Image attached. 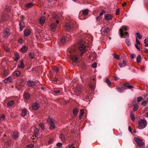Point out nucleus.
<instances>
[{
  "label": "nucleus",
  "instance_id": "a19ab883",
  "mask_svg": "<svg viewBox=\"0 0 148 148\" xmlns=\"http://www.w3.org/2000/svg\"><path fill=\"white\" fill-rule=\"evenodd\" d=\"M65 40H66V39H65V36H63L61 39V42L63 44L65 42Z\"/></svg>",
  "mask_w": 148,
  "mask_h": 148
},
{
  "label": "nucleus",
  "instance_id": "e2e57ef3",
  "mask_svg": "<svg viewBox=\"0 0 148 148\" xmlns=\"http://www.w3.org/2000/svg\"><path fill=\"white\" fill-rule=\"evenodd\" d=\"M135 47H136V48L139 51H140V48H139V46H138V45L137 44H135Z\"/></svg>",
  "mask_w": 148,
  "mask_h": 148
},
{
  "label": "nucleus",
  "instance_id": "bf43d9fd",
  "mask_svg": "<svg viewBox=\"0 0 148 148\" xmlns=\"http://www.w3.org/2000/svg\"><path fill=\"white\" fill-rule=\"evenodd\" d=\"M97 64L96 63H94L92 65V66L93 68H95L97 67Z\"/></svg>",
  "mask_w": 148,
  "mask_h": 148
},
{
  "label": "nucleus",
  "instance_id": "7ed1b4c3",
  "mask_svg": "<svg viewBox=\"0 0 148 148\" xmlns=\"http://www.w3.org/2000/svg\"><path fill=\"white\" fill-rule=\"evenodd\" d=\"M127 29V26H123L121 27L119 31L120 32V34L121 36V37L124 35L123 33L124 32H125ZM125 36H127V37H129V34L127 32H124Z\"/></svg>",
  "mask_w": 148,
  "mask_h": 148
},
{
  "label": "nucleus",
  "instance_id": "423d86ee",
  "mask_svg": "<svg viewBox=\"0 0 148 148\" xmlns=\"http://www.w3.org/2000/svg\"><path fill=\"white\" fill-rule=\"evenodd\" d=\"M82 90L81 86H78L75 88L74 90L75 94L77 95H79Z\"/></svg>",
  "mask_w": 148,
  "mask_h": 148
},
{
  "label": "nucleus",
  "instance_id": "dca6fc26",
  "mask_svg": "<svg viewBox=\"0 0 148 148\" xmlns=\"http://www.w3.org/2000/svg\"><path fill=\"white\" fill-rule=\"evenodd\" d=\"M39 107V106L38 103H33L32 105V108L34 110H36L38 109Z\"/></svg>",
  "mask_w": 148,
  "mask_h": 148
},
{
  "label": "nucleus",
  "instance_id": "de8ad7c7",
  "mask_svg": "<svg viewBox=\"0 0 148 148\" xmlns=\"http://www.w3.org/2000/svg\"><path fill=\"white\" fill-rule=\"evenodd\" d=\"M143 97H138L137 98V101L138 103L140 102L142 100Z\"/></svg>",
  "mask_w": 148,
  "mask_h": 148
},
{
  "label": "nucleus",
  "instance_id": "4c0bfd02",
  "mask_svg": "<svg viewBox=\"0 0 148 148\" xmlns=\"http://www.w3.org/2000/svg\"><path fill=\"white\" fill-rule=\"evenodd\" d=\"M80 115L79 116V119H80L83 116L84 113V110L83 109H81L80 110Z\"/></svg>",
  "mask_w": 148,
  "mask_h": 148
},
{
  "label": "nucleus",
  "instance_id": "6ab92c4d",
  "mask_svg": "<svg viewBox=\"0 0 148 148\" xmlns=\"http://www.w3.org/2000/svg\"><path fill=\"white\" fill-rule=\"evenodd\" d=\"M28 47L25 45H23L21 48V50L22 53L25 52L28 49Z\"/></svg>",
  "mask_w": 148,
  "mask_h": 148
},
{
  "label": "nucleus",
  "instance_id": "a878e982",
  "mask_svg": "<svg viewBox=\"0 0 148 148\" xmlns=\"http://www.w3.org/2000/svg\"><path fill=\"white\" fill-rule=\"evenodd\" d=\"M27 113V110L25 109H24L22 110V112L21 114L22 116L23 117L25 116Z\"/></svg>",
  "mask_w": 148,
  "mask_h": 148
},
{
  "label": "nucleus",
  "instance_id": "f257e3e1",
  "mask_svg": "<svg viewBox=\"0 0 148 148\" xmlns=\"http://www.w3.org/2000/svg\"><path fill=\"white\" fill-rule=\"evenodd\" d=\"M69 53H68V55L69 56L72 60L75 62H78V58L77 56L75 55H74L73 53L75 52V50L73 48L69 49Z\"/></svg>",
  "mask_w": 148,
  "mask_h": 148
},
{
  "label": "nucleus",
  "instance_id": "e433bc0d",
  "mask_svg": "<svg viewBox=\"0 0 148 148\" xmlns=\"http://www.w3.org/2000/svg\"><path fill=\"white\" fill-rule=\"evenodd\" d=\"M78 112V110L76 108H74L73 110V113L75 116H76Z\"/></svg>",
  "mask_w": 148,
  "mask_h": 148
},
{
  "label": "nucleus",
  "instance_id": "cd10ccee",
  "mask_svg": "<svg viewBox=\"0 0 148 148\" xmlns=\"http://www.w3.org/2000/svg\"><path fill=\"white\" fill-rule=\"evenodd\" d=\"M136 39L137 38L138 39H141L142 38V36L140 35L139 33L137 32L136 34L135 35Z\"/></svg>",
  "mask_w": 148,
  "mask_h": 148
},
{
  "label": "nucleus",
  "instance_id": "09e8293b",
  "mask_svg": "<svg viewBox=\"0 0 148 148\" xmlns=\"http://www.w3.org/2000/svg\"><path fill=\"white\" fill-rule=\"evenodd\" d=\"M34 146V145L33 144H31L27 145V148H32Z\"/></svg>",
  "mask_w": 148,
  "mask_h": 148
},
{
  "label": "nucleus",
  "instance_id": "f8f14e48",
  "mask_svg": "<svg viewBox=\"0 0 148 148\" xmlns=\"http://www.w3.org/2000/svg\"><path fill=\"white\" fill-rule=\"evenodd\" d=\"M133 88V87L129 84L128 83H126L125 84L123 87V88L124 89H126L127 88L131 89Z\"/></svg>",
  "mask_w": 148,
  "mask_h": 148
},
{
  "label": "nucleus",
  "instance_id": "052dcab7",
  "mask_svg": "<svg viewBox=\"0 0 148 148\" xmlns=\"http://www.w3.org/2000/svg\"><path fill=\"white\" fill-rule=\"evenodd\" d=\"M53 82L55 84H58L59 83L58 82V79L54 80L53 81Z\"/></svg>",
  "mask_w": 148,
  "mask_h": 148
},
{
  "label": "nucleus",
  "instance_id": "4468645a",
  "mask_svg": "<svg viewBox=\"0 0 148 148\" xmlns=\"http://www.w3.org/2000/svg\"><path fill=\"white\" fill-rule=\"evenodd\" d=\"M127 62L124 60H123L122 63H119V66L120 68H122L125 67L126 65Z\"/></svg>",
  "mask_w": 148,
  "mask_h": 148
},
{
  "label": "nucleus",
  "instance_id": "bb28decb",
  "mask_svg": "<svg viewBox=\"0 0 148 148\" xmlns=\"http://www.w3.org/2000/svg\"><path fill=\"white\" fill-rule=\"evenodd\" d=\"M13 138L14 139H16V138L18 137V134L17 132H14L12 135Z\"/></svg>",
  "mask_w": 148,
  "mask_h": 148
},
{
  "label": "nucleus",
  "instance_id": "680f3d73",
  "mask_svg": "<svg viewBox=\"0 0 148 148\" xmlns=\"http://www.w3.org/2000/svg\"><path fill=\"white\" fill-rule=\"evenodd\" d=\"M136 43L137 44V45H140V42L139 41L137 38H136Z\"/></svg>",
  "mask_w": 148,
  "mask_h": 148
},
{
  "label": "nucleus",
  "instance_id": "72a5a7b5",
  "mask_svg": "<svg viewBox=\"0 0 148 148\" xmlns=\"http://www.w3.org/2000/svg\"><path fill=\"white\" fill-rule=\"evenodd\" d=\"M141 56L139 55L137 57L136 61L138 63H139L141 61Z\"/></svg>",
  "mask_w": 148,
  "mask_h": 148
},
{
  "label": "nucleus",
  "instance_id": "9b49d317",
  "mask_svg": "<svg viewBox=\"0 0 148 148\" xmlns=\"http://www.w3.org/2000/svg\"><path fill=\"white\" fill-rule=\"evenodd\" d=\"M57 23H52L50 26V29L52 31H54L56 28L57 26Z\"/></svg>",
  "mask_w": 148,
  "mask_h": 148
},
{
  "label": "nucleus",
  "instance_id": "2eb2a0df",
  "mask_svg": "<svg viewBox=\"0 0 148 148\" xmlns=\"http://www.w3.org/2000/svg\"><path fill=\"white\" fill-rule=\"evenodd\" d=\"M112 15L110 14H108L105 15V19L106 20H111L112 18Z\"/></svg>",
  "mask_w": 148,
  "mask_h": 148
},
{
  "label": "nucleus",
  "instance_id": "79ce46f5",
  "mask_svg": "<svg viewBox=\"0 0 148 148\" xmlns=\"http://www.w3.org/2000/svg\"><path fill=\"white\" fill-rule=\"evenodd\" d=\"M113 55L114 57V58L116 59L117 60H119L120 59V56L118 55H116L115 54H113Z\"/></svg>",
  "mask_w": 148,
  "mask_h": 148
},
{
  "label": "nucleus",
  "instance_id": "c85d7f7f",
  "mask_svg": "<svg viewBox=\"0 0 148 148\" xmlns=\"http://www.w3.org/2000/svg\"><path fill=\"white\" fill-rule=\"evenodd\" d=\"M14 60L15 61H17L20 58V56L17 53H15L14 54Z\"/></svg>",
  "mask_w": 148,
  "mask_h": 148
},
{
  "label": "nucleus",
  "instance_id": "f03ea898",
  "mask_svg": "<svg viewBox=\"0 0 148 148\" xmlns=\"http://www.w3.org/2000/svg\"><path fill=\"white\" fill-rule=\"evenodd\" d=\"M139 125L138 128L141 129L145 128L147 126V123L145 119H141L138 121Z\"/></svg>",
  "mask_w": 148,
  "mask_h": 148
},
{
  "label": "nucleus",
  "instance_id": "603ef678",
  "mask_svg": "<svg viewBox=\"0 0 148 148\" xmlns=\"http://www.w3.org/2000/svg\"><path fill=\"white\" fill-rule=\"evenodd\" d=\"M5 118V115L3 114H2V115L1 116V118H0V120L1 121H3V120Z\"/></svg>",
  "mask_w": 148,
  "mask_h": 148
},
{
  "label": "nucleus",
  "instance_id": "7c9ffc66",
  "mask_svg": "<svg viewBox=\"0 0 148 148\" xmlns=\"http://www.w3.org/2000/svg\"><path fill=\"white\" fill-rule=\"evenodd\" d=\"M53 16L54 18H55V20H57L56 22L57 23H58V20L59 19V17L56 14H54L53 15Z\"/></svg>",
  "mask_w": 148,
  "mask_h": 148
},
{
  "label": "nucleus",
  "instance_id": "864d4df0",
  "mask_svg": "<svg viewBox=\"0 0 148 148\" xmlns=\"http://www.w3.org/2000/svg\"><path fill=\"white\" fill-rule=\"evenodd\" d=\"M57 147H61L62 145V144L61 143L58 142L56 144Z\"/></svg>",
  "mask_w": 148,
  "mask_h": 148
},
{
  "label": "nucleus",
  "instance_id": "5fc2aeb1",
  "mask_svg": "<svg viewBox=\"0 0 148 148\" xmlns=\"http://www.w3.org/2000/svg\"><path fill=\"white\" fill-rule=\"evenodd\" d=\"M10 7L8 6H6V7L5 8V10L6 11L9 12L10 11Z\"/></svg>",
  "mask_w": 148,
  "mask_h": 148
},
{
  "label": "nucleus",
  "instance_id": "f704fd0d",
  "mask_svg": "<svg viewBox=\"0 0 148 148\" xmlns=\"http://www.w3.org/2000/svg\"><path fill=\"white\" fill-rule=\"evenodd\" d=\"M24 97L26 99H28L29 98V95L27 93H25L24 94Z\"/></svg>",
  "mask_w": 148,
  "mask_h": 148
},
{
  "label": "nucleus",
  "instance_id": "473e14b6",
  "mask_svg": "<svg viewBox=\"0 0 148 148\" xmlns=\"http://www.w3.org/2000/svg\"><path fill=\"white\" fill-rule=\"evenodd\" d=\"M130 116L132 120L133 121H134L135 119V116L132 111L131 112Z\"/></svg>",
  "mask_w": 148,
  "mask_h": 148
},
{
  "label": "nucleus",
  "instance_id": "774afa93",
  "mask_svg": "<svg viewBox=\"0 0 148 148\" xmlns=\"http://www.w3.org/2000/svg\"><path fill=\"white\" fill-rule=\"evenodd\" d=\"M7 74V72L6 71H4L3 72V75L5 77L6 76Z\"/></svg>",
  "mask_w": 148,
  "mask_h": 148
},
{
  "label": "nucleus",
  "instance_id": "39448f33",
  "mask_svg": "<svg viewBox=\"0 0 148 148\" xmlns=\"http://www.w3.org/2000/svg\"><path fill=\"white\" fill-rule=\"evenodd\" d=\"M134 140L136 143L137 144V146L138 147H142L145 145V143L143 140L140 138L135 137Z\"/></svg>",
  "mask_w": 148,
  "mask_h": 148
},
{
  "label": "nucleus",
  "instance_id": "393cba45",
  "mask_svg": "<svg viewBox=\"0 0 148 148\" xmlns=\"http://www.w3.org/2000/svg\"><path fill=\"white\" fill-rule=\"evenodd\" d=\"M28 56L29 58L32 59H34L35 57L34 53L32 52L30 53L29 54Z\"/></svg>",
  "mask_w": 148,
  "mask_h": 148
},
{
  "label": "nucleus",
  "instance_id": "4d7b16f0",
  "mask_svg": "<svg viewBox=\"0 0 148 148\" xmlns=\"http://www.w3.org/2000/svg\"><path fill=\"white\" fill-rule=\"evenodd\" d=\"M54 92L56 94H58L60 92V91L59 90L56 89V90H54Z\"/></svg>",
  "mask_w": 148,
  "mask_h": 148
},
{
  "label": "nucleus",
  "instance_id": "b1692460",
  "mask_svg": "<svg viewBox=\"0 0 148 148\" xmlns=\"http://www.w3.org/2000/svg\"><path fill=\"white\" fill-rule=\"evenodd\" d=\"M34 5V4L31 2H29L27 3L25 5L26 7L28 8H30L32 7Z\"/></svg>",
  "mask_w": 148,
  "mask_h": 148
},
{
  "label": "nucleus",
  "instance_id": "69168bd1",
  "mask_svg": "<svg viewBox=\"0 0 148 148\" xmlns=\"http://www.w3.org/2000/svg\"><path fill=\"white\" fill-rule=\"evenodd\" d=\"M144 43H147L148 42V38H146L144 40Z\"/></svg>",
  "mask_w": 148,
  "mask_h": 148
},
{
  "label": "nucleus",
  "instance_id": "0eeeda50",
  "mask_svg": "<svg viewBox=\"0 0 148 148\" xmlns=\"http://www.w3.org/2000/svg\"><path fill=\"white\" fill-rule=\"evenodd\" d=\"M79 49L81 52L80 54V56H82L86 51L85 46L84 44H81L79 45Z\"/></svg>",
  "mask_w": 148,
  "mask_h": 148
},
{
  "label": "nucleus",
  "instance_id": "3c124183",
  "mask_svg": "<svg viewBox=\"0 0 148 148\" xmlns=\"http://www.w3.org/2000/svg\"><path fill=\"white\" fill-rule=\"evenodd\" d=\"M39 126L41 127L42 130H44L45 128L44 125L42 123L40 124L39 125Z\"/></svg>",
  "mask_w": 148,
  "mask_h": 148
},
{
  "label": "nucleus",
  "instance_id": "6e6d98bb",
  "mask_svg": "<svg viewBox=\"0 0 148 148\" xmlns=\"http://www.w3.org/2000/svg\"><path fill=\"white\" fill-rule=\"evenodd\" d=\"M119 9H117L116 10V14L117 15H119Z\"/></svg>",
  "mask_w": 148,
  "mask_h": 148
},
{
  "label": "nucleus",
  "instance_id": "1a4fd4ad",
  "mask_svg": "<svg viewBox=\"0 0 148 148\" xmlns=\"http://www.w3.org/2000/svg\"><path fill=\"white\" fill-rule=\"evenodd\" d=\"M136 99L134 100L133 102V106H134L133 111L134 112L136 111L139 108L138 106L136 103Z\"/></svg>",
  "mask_w": 148,
  "mask_h": 148
},
{
  "label": "nucleus",
  "instance_id": "412c9836",
  "mask_svg": "<svg viewBox=\"0 0 148 148\" xmlns=\"http://www.w3.org/2000/svg\"><path fill=\"white\" fill-rule=\"evenodd\" d=\"M20 29L21 31L24 28L25 25L24 23L22 21L19 23Z\"/></svg>",
  "mask_w": 148,
  "mask_h": 148
},
{
  "label": "nucleus",
  "instance_id": "58836bf2",
  "mask_svg": "<svg viewBox=\"0 0 148 148\" xmlns=\"http://www.w3.org/2000/svg\"><path fill=\"white\" fill-rule=\"evenodd\" d=\"M125 43L128 46H130L131 45L130 40L129 39H126Z\"/></svg>",
  "mask_w": 148,
  "mask_h": 148
},
{
  "label": "nucleus",
  "instance_id": "a18cd8bd",
  "mask_svg": "<svg viewBox=\"0 0 148 148\" xmlns=\"http://www.w3.org/2000/svg\"><path fill=\"white\" fill-rule=\"evenodd\" d=\"M105 82H106V83L108 85H110L111 84V82H110V80H109V79H106V81H105Z\"/></svg>",
  "mask_w": 148,
  "mask_h": 148
},
{
  "label": "nucleus",
  "instance_id": "13d9d810",
  "mask_svg": "<svg viewBox=\"0 0 148 148\" xmlns=\"http://www.w3.org/2000/svg\"><path fill=\"white\" fill-rule=\"evenodd\" d=\"M105 13V12L104 11H102L99 14L100 16H101L103 15V14Z\"/></svg>",
  "mask_w": 148,
  "mask_h": 148
},
{
  "label": "nucleus",
  "instance_id": "4be33fe9",
  "mask_svg": "<svg viewBox=\"0 0 148 148\" xmlns=\"http://www.w3.org/2000/svg\"><path fill=\"white\" fill-rule=\"evenodd\" d=\"M21 74V72L18 71H14L13 73V75L14 76L18 77Z\"/></svg>",
  "mask_w": 148,
  "mask_h": 148
},
{
  "label": "nucleus",
  "instance_id": "ddd939ff",
  "mask_svg": "<svg viewBox=\"0 0 148 148\" xmlns=\"http://www.w3.org/2000/svg\"><path fill=\"white\" fill-rule=\"evenodd\" d=\"M45 17L44 16L41 17L39 20V22L40 24L42 25L45 21Z\"/></svg>",
  "mask_w": 148,
  "mask_h": 148
},
{
  "label": "nucleus",
  "instance_id": "9d476101",
  "mask_svg": "<svg viewBox=\"0 0 148 148\" xmlns=\"http://www.w3.org/2000/svg\"><path fill=\"white\" fill-rule=\"evenodd\" d=\"M10 35L9 29L8 28H6L5 31L3 34L4 37L5 38H8L9 36Z\"/></svg>",
  "mask_w": 148,
  "mask_h": 148
},
{
  "label": "nucleus",
  "instance_id": "0e129e2a",
  "mask_svg": "<svg viewBox=\"0 0 148 148\" xmlns=\"http://www.w3.org/2000/svg\"><path fill=\"white\" fill-rule=\"evenodd\" d=\"M130 57L131 59H133L135 57V56L134 54H131L130 56Z\"/></svg>",
  "mask_w": 148,
  "mask_h": 148
},
{
  "label": "nucleus",
  "instance_id": "6e6552de",
  "mask_svg": "<svg viewBox=\"0 0 148 148\" xmlns=\"http://www.w3.org/2000/svg\"><path fill=\"white\" fill-rule=\"evenodd\" d=\"M72 26L71 23H66L65 25L64 28L67 31L70 30L72 28Z\"/></svg>",
  "mask_w": 148,
  "mask_h": 148
},
{
  "label": "nucleus",
  "instance_id": "20e7f679",
  "mask_svg": "<svg viewBox=\"0 0 148 148\" xmlns=\"http://www.w3.org/2000/svg\"><path fill=\"white\" fill-rule=\"evenodd\" d=\"M47 121L50 125V129L53 130L56 127L54 124L56 123L55 121L50 117L48 118L47 119Z\"/></svg>",
  "mask_w": 148,
  "mask_h": 148
},
{
  "label": "nucleus",
  "instance_id": "49530a36",
  "mask_svg": "<svg viewBox=\"0 0 148 148\" xmlns=\"http://www.w3.org/2000/svg\"><path fill=\"white\" fill-rule=\"evenodd\" d=\"M147 103V101L146 100H144L142 102L141 104L143 106H145L146 105Z\"/></svg>",
  "mask_w": 148,
  "mask_h": 148
},
{
  "label": "nucleus",
  "instance_id": "f3484780",
  "mask_svg": "<svg viewBox=\"0 0 148 148\" xmlns=\"http://www.w3.org/2000/svg\"><path fill=\"white\" fill-rule=\"evenodd\" d=\"M27 84L29 87H32L35 85V83L33 81L29 80L27 82Z\"/></svg>",
  "mask_w": 148,
  "mask_h": 148
},
{
  "label": "nucleus",
  "instance_id": "ea45409f",
  "mask_svg": "<svg viewBox=\"0 0 148 148\" xmlns=\"http://www.w3.org/2000/svg\"><path fill=\"white\" fill-rule=\"evenodd\" d=\"M89 85L90 88L92 90L94 89L95 88V86L94 84H92L91 83H90L89 84Z\"/></svg>",
  "mask_w": 148,
  "mask_h": 148
},
{
  "label": "nucleus",
  "instance_id": "8fccbe9b",
  "mask_svg": "<svg viewBox=\"0 0 148 148\" xmlns=\"http://www.w3.org/2000/svg\"><path fill=\"white\" fill-rule=\"evenodd\" d=\"M39 131V130L37 129H36L35 131V132H34V134H35V136L36 137H37L38 134V132Z\"/></svg>",
  "mask_w": 148,
  "mask_h": 148
},
{
  "label": "nucleus",
  "instance_id": "c756f323",
  "mask_svg": "<svg viewBox=\"0 0 148 148\" xmlns=\"http://www.w3.org/2000/svg\"><path fill=\"white\" fill-rule=\"evenodd\" d=\"M59 137L62 141H65V138L64 136V135L63 134H61Z\"/></svg>",
  "mask_w": 148,
  "mask_h": 148
},
{
  "label": "nucleus",
  "instance_id": "2f4dec72",
  "mask_svg": "<svg viewBox=\"0 0 148 148\" xmlns=\"http://www.w3.org/2000/svg\"><path fill=\"white\" fill-rule=\"evenodd\" d=\"M14 101L12 100L11 101H9L7 105L8 106L11 107L14 104Z\"/></svg>",
  "mask_w": 148,
  "mask_h": 148
},
{
  "label": "nucleus",
  "instance_id": "c9c22d12",
  "mask_svg": "<svg viewBox=\"0 0 148 148\" xmlns=\"http://www.w3.org/2000/svg\"><path fill=\"white\" fill-rule=\"evenodd\" d=\"M89 12V10L88 9H85L83 10L82 14H83L86 15Z\"/></svg>",
  "mask_w": 148,
  "mask_h": 148
},
{
  "label": "nucleus",
  "instance_id": "a211bd4d",
  "mask_svg": "<svg viewBox=\"0 0 148 148\" xmlns=\"http://www.w3.org/2000/svg\"><path fill=\"white\" fill-rule=\"evenodd\" d=\"M17 66L19 68L23 69L24 67V65L23 63V61H21L20 63Z\"/></svg>",
  "mask_w": 148,
  "mask_h": 148
},
{
  "label": "nucleus",
  "instance_id": "338daca9",
  "mask_svg": "<svg viewBox=\"0 0 148 148\" xmlns=\"http://www.w3.org/2000/svg\"><path fill=\"white\" fill-rule=\"evenodd\" d=\"M101 16H98L97 17L96 19L97 21H99L101 19Z\"/></svg>",
  "mask_w": 148,
  "mask_h": 148
},
{
  "label": "nucleus",
  "instance_id": "37998d69",
  "mask_svg": "<svg viewBox=\"0 0 148 148\" xmlns=\"http://www.w3.org/2000/svg\"><path fill=\"white\" fill-rule=\"evenodd\" d=\"M11 143L10 140H9L5 142V145L7 146H8L11 144Z\"/></svg>",
  "mask_w": 148,
  "mask_h": 148
},
{
  "label": "nucleus",
  "instance_id": "5701e85b",
  "mask_svg": "<svg viewBox=\"0 0 148 148\" xmlns=\"http://www.w3.org/2000/svg\"><path fill=\"white\" fill-rule=\"evenodd\" d=\"M30 33V31L28 29H27L24 31V34L25 36H28Z\"/></svg>",
  "mask_w": 148,
  "mask_h": 148
},
{
  "label": "nucleus",
  "instance_id": "c03bdc74",
  "mask_svg": "<svg viewBox=\"0 0 148 148\" xmlns=\"http://www.w3.org/2000/svg\"><path fill=\"white\" fill-rule=\"evenodd\" d=\"M109 30V28L108 27H105V30L103 31V32L104 33H107Z\"/></svg>",
  "mask_w": 148,
  "mask_h": 148
},
{
  "label": "nucleus",
  "instance_id": "aec40b11",
  "mask_svg": "<svg viewBox=\"0 0 148 148\" xmlns=\"http://www.w3.org/2000/svg\"><path fill=\"white\" fill-rule=\"evenodd\" d=\"M12 81V79L10 77H8L4 80V82L6 83H8L11 82Z\"/></svg>",
  "mask_w": 148,
  "mask_h": 148
}]
</instances>
